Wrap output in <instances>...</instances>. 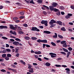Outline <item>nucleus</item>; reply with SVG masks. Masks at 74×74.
<instances>
[{
	"label": "nucleus",
	"mask_w": 74,
	"mask_h": 74,
	"mask_svg": "<svg viewBox=\"0 0 74 74\" xmlns=\"http://www.w3.org/2000/svg\"><path fill=\"white\" fill-rule=\"evenodd\" d=\"M38 54H39V55L40 54H41V51H38Z\"/></svg>",
	"instance_id": "nucleus-62"
},
{
	"label": "nucleus",
	"mask_w": 74,
	"mask_h": 74,
	"mask_svg": "<svg viewBox=\"0 0 74 74\" xmlns=\"http://www.w3.org/2000/svg\"><path fill=\"white\" fill-rule=\"evenodd\" d=\"M56 21L54 20L53 19L51 20V21L49 23L50 25H52L53 23H56Z\"/></svg>",
	"instance_id": "nucleus-5"
},
{
	"label": "nucleus",
	"mask_w": 74,
	"mask_h": 74,
	"mask_svg": "<svg viewBox=\"0 0 74 74\" xmlns=\"http://www.w3.org/2000/svg\"><path fill=\"white\" fill-rule=\"evenodd\" d=\"M62 46L63 47L65 48H66L67 47V45H64V44L62 45Z\"/></svg>",
	"instance_id": "nucleus-51"
},
{
	"label": "nucleus",
	"mask_w": 74,
	"mask_h": 74,
	"mask_svg": "<svg viewBox=\"0 0 74 74\" xmlns=\"http://www.w3.org/2000/svg\"><path fill=\"white\" fill-rule=\"evenodd\" d=\"M17 28L18 29V30H19V31H22V29L20 27H18V28Z\"/></svg>",
	"instance_id": "nucleus-32"
},
{
	"label": "nucleus",
	"mask_w": 74,
	"mask_h": 74,
	"mask_svg": "<svg viewBox=\"0 0 74 74\" xmlns=\"http://www.w3.org/2000/svg\"><path fill=\"white\" fill-rule=\"evenodd\" d=\"M41 24H45V26H48V21H47L42 20L41 22Z\"/></svg>",
	"instance_id": "nucleus-2"
},
{
	"label": "nucleus",
	"mask_w": 74,
	"mask_h": 74,
	"mask_svg": "<svg viewBox=\"0 0 74 74\" xmlns=\"http://www.w3.org/2000/svg\"><path fill=\"white\" fill-rule=\"evenodd\" d=\"M60 8L61 10H64V7L63 6H61L60 7Z\"/></svg>",
	"instance_id": "nucleus-26"
},
{
	"label": "nucleus",
	"mask_w": 74,
	"mask_h": 74,
	"mask_svg": "<svg viewBox=\"0 0 74 74\" xmlns=\"http://www.w3.org/2000/svg\"><path fill=\"white\" fill-rule=\"evenodd\" d=\"M43 13L44 15H47V12H46L45 11H44L43 12Z\"/></svg>",
	"instance_id": "nucleus-57"
},
{
	"label": "nucleus",
	"mask_w": 74,
	"mask_h": 74,
	"mask_svg": "<svg viewBox=\"0 0 74 74\" xmlns=\"http://www.w3.org/2000/svg\"><path fill=\"white\" fill-rule=\"evenodd\" d=\"M19 42H18L14 41L12 42L13 44L16 45V46H18L19 45Z\"/></svg>",
	"instance_id": "nucleus-7"
},
{
	"label": "nucleus",
	"mask_w": 74,
	"mask_h": 74,
	"mask_svg": "<svg viewBox=\"0 0 74 74\" xmlns=\"http://www.w3.org/2000/svg\"><path fill=\"white\" fill-rule=\"evenodd\" d=\"M2 38H3V39H4V40H8V38H6V37L3 36L2 37Z\"/></svg>",
	"instance_id": "nucleus-41"
},
{
	"label": "nucleus",
	"mask_w": 74,
	"mask_h": 74,
	"mask_svg": "<svg viewBox=\"0 0 74 74\" xmlns=\"http://www.w3.org/2000/svg\"><path fill=\"white\" fill-rule=\"evenodd\" d=\"M24 38L25 40H29L30 39V37L28 36H25Z\"/></svg>",
	"instance_id": "nucleus-15"
},
{
	"label": "nucleus",
	"mask_w": 74,
	"mask_h": 74,
	"mask_svg": "<svg viewBox=\"0 0 74 74\" xmlns=\"http://www.w3.org/2000/svg\"><path fill=\"white\" fill-rule=\"evenodd\" d=\"M4 59H0V62H4Z\"/></svg>",
	"instance_id": "nucleus-54"
},
{
	"label": "nucleus",
	"mask_w": 74,
	"mask_h": 74,
	"mask_svg": "<svg viewBox=\"0 0 74 74\" xmlns=\"http://www.w3.org/2000/svg\"><path fill=\"white\" fill-rule=\"evenodd\" d=\"M24 1L27 3H29V0H24Z\"/></svg>",
	"instance_id": "nucleus-61"
},
{
	"label": "nucleus",
	"mask_w": 74,
	"mask_h": 74,
	"mask_svg": "<svg viewBox=\"0 0 74 74\" xmlns=\"http://www.w3.org/2000/svg\"><path fill=\"white\" fill-rule=\"evenodd\" d=\"M46 44H43V48H45V47L46 46Z\"/></svg>",
	"instance_id": "nucleus-60"
},
{
	"label": "nucleus",
	"mask_w": 74,
	"mask_h": 74,
	"mask_svg": "<svg viewBox=\"0 0 74 74\" xmlns=\"http://www.w3.org/2000/svg\"><path fill=\"white\" fill-rule=\"evenodd\" d=\"M20 14L21 15H24V12H20Z\"/></svg>",
	"instance_id": "nucleus-39"
},
{
	"label": "nucleus",
	"mask_w": 74,
	"mask_h": 74,
	"mask_svg": "<svg viewBox=\"0 0 74 74\" xmlns=\"http://www.w3.org/2000/svg\"><path fill=\"white\" fill-rule=\"evenodd\" d=\"M68 50H69V51H72L73 49L71 47H69L68 48Z\"/></svg>",
	"instance_id": "nucleus-45"
},
{
	"label": "nucleus",
	"mask_w": 74,
	"mask_h": 74,
	"mask_svg": "<svg viewBox=\"0 0 74 74\" xmlns=\"http://www.w3.org/2000/svg\"><path fill=\"white\" fill-rule=\"evenodd\" d=\"M45 65V66H47V67H48L50 66H51V64L49 62H47L46 63Z\"/></svg>",
	"instance_id": "nucleus-10"
},
{
	"label": "nucleus",
	"mask_w": 74,
	"mask_h": 74,
	"mask_svg": "<svg viewBox=\"0 0 74 74\" xmlns=\"http://www.w3.org/2000/svg\"><path fill=\"white\" fill-rule=\"evenodd\" d=\"M31 39L33 40H37V38L36 37H32L31 38Z\"/></svg>",
	"instance_id": "nucleus-25"
},
{
	"label": "nucleus",
	"mask_w": 74,
	"mask_h": 74,
	"mask_svg": "<svg viewBox=\"0 0 74 74\" xmlns=\"http://www.w3.org/2000/svg\"><path fill=\"white\" fill-rule=\"evenodd\" d=\"M42 6H43L44 7H45V8H46V9H47V10H49V7L46 6L45 5H42Z\"/></svg>",
	"instance_id": "nucleus-18"
},
{
	"label": "nucleus",
	"mask_w": 74,
	"mask_h": 74,
	"mask_svg": "<svg viewBox=\"0 0 74 74\" xmlns=\"http://www.w3.org/2000/svg\"><path fill=\"white\" fill-rule=\"evenodd\" d=\"M1 72H3V73H4V72H6V70L4 69H1Z\"/></svg>",
	"instance_id": "nucleus-40"
},
{
	"label": "nucleus",
	"mask_w": 74,
	"mask_h": 74,
	"mask_svg": "<svg viewBox=\"0 0 74 74\" xmlns=\"http://www.w3.org/2000/svg\"><path fill=\"white\" fill-rule=\"evenodd\" d=\"M53 11L54 12H58L59 11V9H56V8H54Z\"/></svg>",
	"instance_id": "nucleus-20"
},
{
	"label": "nucleus",
	"mask_w": 74,
	"mask_h": 74,
	"mask_svg": "<svg viewBox=\"0 0 74 74\" xmlns=\"http://www.w3.org/2000/svg\"><path fill=\"white\" fill-rule=\"evenodd\" d=\"M29 3L31 4H35V3H34L33 0H32L31 1H30Z\"/></svg>",
	"instance_id": "nucleus-30"
},
{
	"label": "nucleus",
	"mask_w": 74,
	"mask_h": 74,
	"mask_svg": "<svg viewBox=\"0 0 74 74\" xmlns=\"http://www.w3.org/2000/svg\"><path fill=\"white\" fill-rule=\"evenodd\" d=\"M13 34H14V35H16V32L14 31L13 32Z\"/></svg>",
	"instance_id": "nucleus-50"
},
{
	"label": "nucleus",
	"mask_w": 74,
	"mask_h": 74,
	"mask_svg": "<svg viewBox=\"0 0 74 74\" xmlns=\"http://www.w3.org/2000/svg\"><path fill=\"white\" fill-rule=\"evenodd\" d=\"M11 56L12 55L8 53L7 54V57H8V58H11Z\"/></svg>",
	"instance_id": "nucleus-28"
},
{
	"label": "nucleus",
	"mask_w": 74,
	"mask_h": 74,
	"mask_svg": "<svg viewBox=\"0 0 74 74\" xmlns=\"http://www.w3.org/2000/svg\"><path fill=\"white\" fill-rule=\"evenodd\" d=\"M71 8L72 9H73V10H74V6H72V5L71 6Z\"/></svg>",
	"instance_id": "nucleus-58"
},
{
	"label": "nucleus",
	"mask_w": 74,
	"mask_h": 74,
	"mask_svg": "<svg viewBox=\"0 0 74 74\" xmlns=\"http://www.w3.org/2000/svg\"><path fill=\"white\" fill-rule=\"evenodd\" d=\"M37 1L38 3H39L40 4H41L43 2L42 1V0H38Z\"/></svg>",
	"instance_id": "nucleus-14"
},
{
	"label": "nucleus",
	"mask_w": 74,
	"mask_h": 74,
	"mask_svg": "<svg viewBox=\"0 0 74 74\" xmlns=\"http://www.w3.org/2000/svg\"><path fill=\"white\" fill-rule=\"evenodd\" d=\"M2 52H3V53H6V50H4Z\"/></svg>",
	"instance_id": "nucleus-64"
},
{
	"label": "nucleus",
	"mask_w": 74,
	"mask_h": 74,
	"mask_svg": "<svg viewBox=\"0 0 74 74\" xmlns=\"http://www.w3.org/2000/svg\"><path fill=\"white\" fill-rule=\"evenodd\" d=\"M10 41H11L12 42H14V41H15V40L12 39H10Z\"/></svg>",
	"instance_id": "nucleus-55"
},
{
	"label": "nucleus",
	"mask_w": 74,
	"mask_h": 74,
	"mask_svg": "<svg viewBox=\"0 0 74 74\" xmlns=\"http://www.w3.org/2000/svg\"><path fill=\"white\" fill-rule=\"evenodd\" d=\"M7 56V55L6 54H3L2 55V58H5Z\"/></svg>",
	"instance_id": "nucleus-22"
},
{
	"label": "nucleus",
	"mask_w": 74,
	"mask_h": 74,
	"mask_svg": "<svg viewBox=\"0 0 74 74\" xmlns=\"http://www.w3.org/2000/svg\"><path fill=\"white\" fill-rule=\"evenodd\" d=\"M24 18H25V16H22L19 17V18H20V19H23Z\"/></svg>",
	"instance_id": "nucleus-52"
},
{
	"label": "nucleus",
	"mask_w": 74,
	"mask_h": 74,
	"mask_svg": "<svg viewBox=\"0 0 74 74\" xmlns=\"http://www.w3.org/2000/svg\"><path fill=\"white\" fill-rule=\"evenodd\" d=\"M31 30H32V31H37V32H40V30L36 27H32V29H31Z\"/></svg>",
	"instance_id": "nucleus-3"
},
{
	"label": "nucleus",
	"mask_w": 74,
	"mask_h": 74,
	"mask_svg": "<svg viewBox=\"0 0 74 74\" xmlns=\"http://www.w3.org/2000/svg\"><path fill=\"white\" fill-rule=\"evenodd\" d=\"M51 44L53 46H54V47H56V44L53 42H51Z\"/></svg>",
	"instance_id": "nucleus-16"
},
{
	"label": "nucleus",
	"mask_w": 74,
	"mask_h": 74,
	"mask_svg": "<svg viewBox=\"0 0 74 74\" xmlns=\"http://www.w3.org/2000/svg\"><path fill=\"white\" fill-rule=\"evenodd\" d=\"M19 53H17L16 55V56L17 57H19Z\"/></svg>",
	"instance_id": "nucleus-63"
},
{
	"label": "nucleus",
	"mask_w": 74,
	"mask_h": 74,
	"mask_svg": "<svg viewBox=\"0 0 74 74\" xmlns=\"http://www.w3.org/2000/svg\"><path fill=\"white\" fill-rule=\"evenodd\" d=\"M15 27H14L13 25H10V27L9 28L10 29H12V30H16V29H17V27H18V26L16 25H15Z\"/></svg>",
	"instance_id": "nucleus-1"
},
{
	"label": "nucleus",
	"mask_w": 74,
	"mask_h": 74,
	"mask_svg": "<svg viewBox=\"0 0 74 74\" xmlns=\"http://www.w3.org/2000/svg\"><path fill=\"white\" fill-rule=\"evenodd\" d=\"M55 66H56V67H61V65H60L56 64L55 65Z\"/></svg>",
	"instance_id": "nucleus-46"
},
{
	"label": "nucleus",
	"mask_w": 74,
	"mask_h": 74,
	"mask_svg": "<svg viewBox=\"0 0 74 74\" xmlns=\"http://www.w3.org/2000/svg\"><path fill=\"white\" fill-rule=\"evenodd\" d=\"M42 42H43V43H47V40L46 39L42 40Z\"/></svg>",
	"instance_id": "nucleus-13"
},
{
	"label": "nucleus",
	"mask_w": 74,
	"mask_h": 74,
	"mask_svg": "<svg viewBox=\"0 0 74 74\" xmlns=\"http://www.w3.org/2000/svg\"><path fill=\"white\" fill-rule=\"evenodd\" d=\"M15 40L16 41H21V39L18 38H16L15 39Z\"/></svg>",
	"instance_id": "nucleus-36"
},
{
	"label": "nucleus",
	"mask_w": 74,
	"mask_h": 74,
	"mask_svg": "<svg viewBox=\"0 0 74 74\" xmlns=\"http://www.w3.org/2000/svg\"><path fill=\"white\" fill-rule=\"evenodd\" d=\"M38 42H42V40L41 39H38L37 40Z\"/></svg>",
	"instance_id": "nucleus-35"
},
{
	"label": "nucleus",
	"mask_w": 74,
	"mask_h": 74,
	"mask_svg": "<svg viewBox=\"0 0 74 74\" xmlns=\"http://www.w3.org/2000/svg\"><path fill=\"white\" fill-rule=\"evenodd\" d=\"M68 15L69 16H70H70H71L72 15H73V14H72L68 13Z\"/></svg>",
	"instance_id": "nucleus-49"
},
{
	"label": "nucleus",
	"mask_w": 74,
	"mask_h": 74,
	"mask_svg": "<svg viewBox=\"0 0 74 74\" xmlns=\"http://www.w3.org/2000/svg\"><path fill=\"white\" fill-rule=\"evenodd\" d=\"M56 26V24H52L50 26V27L51 28H52L53 27H54V26Z\"/></svg>",
	"instance_id": "nucleus-27"
},
{
	"label": "nucleus",
	"mask_w": 74,
	"mask_h": 74,
	"mask_svg": "<svg viewBox=\"0 0 74 74\" xmlns=\"http://www.w3.org/2000/svg\"><path fill=\"white\" fill-rule=\"evenodd\" d=\"M46 47L47 48H49V47H50L51 46L48 45H46Z\"/></svg>",
	"instance_id": "nucleus-59"
},
{
	"label": "nucleus",
	"mask_w": 74,
	"mask_h": 74,
	"mask_svg": "<svg viewBox=\"0 0 74 74\" xmlns=\"http://www.w3.org/2000/svg\"><path fill=\"white\" fill-rule=\"evenodd\" d=\"M59 25L62 26V22L61 21H58L56 22Z\"/></svg>",
	"instance_id": "nucleus-9"
},
{
	"label": "nucleus",
	"mask_w": 74,
	"mask_h": 74,
	"mask_svg": "<svg viewBox=\"0 0 74 74\" xmlns=\"http://www.w3.org/2000/svg\"><path fill=\"white\" fill-rule=\"evenodd\" d=\"M15 49L16 50L15 52H16V53H19V51H18V50H19V49L16 48H15Z\"/></svg>",
	"instance_id": "nucleus-23"
},
{
	"label": "nucleus",
	"mask_w": 74,
	"mask_h": 74,
	"mask_svg": "<svg viewBox=\"0 0 74 74\" xmlns=\"http://www.w3.org/2000/svg\"><path fill=\"white\" fill-rule=\"evenodd\" d=\"M65 18H66V19H69V18H70V17L68 15H67L66 16H65Z\"/></svg>",
	"instance_id": "nucleus-33"
},
{
	"label": "nucleus",
	"mask_w": 74,
	"mask_h": 74,
	"mask_svg": "<svg viewBox=\"0 0 74 74\" xmlns=\"http://www.w3.org/2000/svg\"><path fill=\"white\" fill-rule=\"evenodd\" d=\"M58 37H59V38H63V37L60 35H58Z\"/></svg>",
	"instance_id": "nucleus-31"
},
{
	"label": "nucleus",
	"mask_w": 74,
	"mask_h": 74,
	"mask_svg": "<svg viewBox=\"0 0 74 74\" xmlns=\"http://www.w3.org/2000/svg\"><path fill=\"white\" fill-rule=\"evenodd\" d=\"M62 49L63 50L64 52H69V51H68V50L65 48H62Z\"/></svg>",
	"instance_id": "nucleus-17"
},
{
	"label": "nucleus",
	"mask_w": 74,
	"mask_h": 74,
	"mask_svg": "<svg viewBox=\"0 0 74 74\" xmlns=\"http://www.w3.org/2000/svg\"><path fill=\"white\" fill-rule=\"evenodd\" d=\"M55 35L54 36H53V38H57L58 37V35L56 33H55Z\"/></svg>",
	"instance_id": "nucleus-21"
},
{
	"label": "nucleus",
	"mask_w": 74,
	"mask_h": 74,
	"mask_svg": "<svg viewBox=\"0 0 74 74\" xmlns=\"http://www.w3.org/2000/svg\"><path fill=\"white\" fill-rule=\"evenodd\" d=\"M5 59L6 60H9L10 58L9 57H6Z\"/></svg>",
	"instance_id": "nucleus-37"
},
{
	"label": "nucleus",
	"mask_w": 74,
	"mask_h": 74,
	"mask_svg": "<svg viewBox=\"0 0 74 74\" xmlns=\"http://www.w3.org/2000/svg\"><path fill=\"white\" fill-rule=\"evenodd\" d=\"M66 42V41L65 40H64L63 41H62L60 43L61 44H64L65 42Z\"/></svg>",
	"instance_id": "nucleus-29"
},
{
	"label": "nucleus",
	"mask_w": 74,
	"mask_h": 74,
	"mask_svg": "<svg viewBox=\"0 0 74 74\" xmlns=\"http://www.w3.org/2000/svg\"><path fill=\"white\" fill-rule=\"evenodd\" d=\"M10 47V46L8 44H6V48H8Z\"/></svg>",
	"instance_id": "nucleus-56"
},
{
	"label": "nucleus",
	"mask_w": 74,
	"mask_h": 74,
	"mask_svg": "<svg viewBox=\"0 0 74 74\" xmlns=\"http://www.w3.org/2000/svg\"><path fill=\"white\" fill-rule=\"evenodd\" d=\"M61 30H62V31H66V29H65V28L64 27H63L61 29Z\"/></svg>",
	"instance_id": "nucleus-24"
},
{
	"label": "nucleus",
	"mask_w": 74,
	"mask_h": 74,
	"mask_svg": "<svg viewBox=\"0 0 74 74\" xmlns=\"http://www.w3.org/2000/svg\"><path fill=\"white\" fill-rule=\"evenodd\" d=\"M49 54L51 55V58H55V57H56V54L55 53H49Z\"/></svg>",
	"instance_id": "nucleus-4"
},
{
	"label": "nucleus",
	"mask_w": 74,
	"mask_h": 74,
	"mask_svg": "<svg viewBox=\"0 0 74 74\" xmlns=\"http://www.w3.org/2000/svg\"><path fill=\"white\" fill-rule=\"evenodd\" d=\"M60 53H61V54H63V55H66V53L61 51L60 52Z\"/></svg>",
	"instance_id": "nucleus-43"
},
{
	"label": "nucleus",
	"mask_w": 74,
	"mask_h": 74,
	"mask_svg": "<svg viewBox=\"0 0 74 74\" xmlns=\"http://www.w3.org/2000/svg\"><path fill=\"white\" fill-rule=\"evenodd\" d=\"M6 51H7V52H11V50H10V49H6Z\"/></svg>",
	"instance_id": "nucleus-34"
},
{
	"label": "nucleus",
	"mask_w": 74,
	"mask_h": 74,
	"mask_svg": "<svg viewBox=\"0 0 74 74\" xmlns=\"http://www.w3.org/2000/svg\"><path fill=\"white\" fill-rule=\"evenodd\" d=\"M56 14L57 15H60V12L59 11L57 12Z\"/></svg>",
	"instance_id": "nucleus-38"
},
{
	"label": "nucleus",
	"mask_w": 74,
	"mask_h": 74,
	"mask_svg": "<svg viewBox=\"0 0 74 74\" xmlns=\"http://www.w3.org/2000/svg\"><path fill=\"white\" fill-rule=\"evenodd\" d=\"M65 70H66V71H70V69L69 68H66L65 69Z\"/></svg>",
	"instance_id": "nucleus-48"
},
{
	"label": "nucleus",
	"mask_w": 74,
	"mask_h": 74,
	"mask_svg": "<svg viewBox=\"0 0 74 74\" xmlns=\"http://www.w3.org/2000/svg\"><path fill=\"white\" fill-rule=\"evenodd\" d=\"M23 26L24 27H27V24H23Z\"/></svg>",
	"instance_id": "nucleus-47"
},
{
	"label": "nucleus",
	"mask_w": 74,
	"mask_h": 74,
	"mask_svg": "<svg viewBox=\"0 0 74 74\" xmlns=\"http://www.w3.org/2000/svg\"><path fill=\"white\" fill-rule=\"evenodd\" d=\"M20 62H21V63H22V64H24V65H25V64H26V63H25V62H24L23 61V60H20Z\"/></svg>",
	"instance_id": "nucleus-19"
},
{
	"label": "nucleus",
	"mask_w": 74,
	"mask_h": 74,
	"mask_svg": "<svg viewBox=\"0 0 74 74\" xmlns=\"http://www.w3.org/2000/svg\"><path fill=\"white\" fill-rule=\"evenodd\" d=\"M18 33L19 34H23V33H24L22 31H19Z\"/></svg>",
	"instance_id": "nucleus-42"
},
{
	"label": "nucleus",
	"mask_w": 74,
	"mask_h": 74,
	"mask_svg": "<svg viewBox=\"0 0 74 74\" xmlns=\"http://www.w3.org/2000/svg\"><path fill=\"white\" fill-rule=\"evenodd\" d=\"M49 8L50 11H52L54 10V7L52 6H49Z\"/></svg>",
	"instance_id": "nucleus-8"
},
{
	"label": "nucleus",
	"mask_w": 74,
	"mask_h": 74,
	"mask_svg": "<svg viewBox=\"0 0 74 74\" xmlns=\"http://www.w3.org/2000/svg\"><path fill=\"white\" fill-rule=\"evenodd\" d=\"M29 72L30 73H34V71H33V68H31V69H29Z\"/></svg>",
	"instance_id": "nucleus-12"
},
{
	"label": "nucleus",
	"mask_w": 74,
	"mask_h": 74,
	"mask_svg": "<svg viewBox=\"0 0 74 74\" xmlns=\"http://www.w3.org/2000/svg\"><path fill=\"white\" fill-rule=\"evenodd\" d=\"M43 33H46V34H51V32L47 31H44Z\"/></svg>",
	"instance_id": "nucleus-11"
},
{
	"label": "nucleus",
	"mask_w": 74,
	"mask_h": 74,
	"mask_svg": "<svg viewBox=\"0 0 74 74\" xmlns=\"http://www.w3.org/2000/svg\"><path fill=\"white\" fill-rule=\"evenodd\" d=\"M13 19L14 20V21H16L17 20V19H18V18L16 17H15L13 18Z\"/></svg>",
	"instance_id": "nucleus-44"
},
{
	"label": "nucleus",
	"mask_w": 74,
	"mask_h": 74,
	"mask_svg": "<svg viewBox=\"0 0 74 74\" xmlns=\"http://www.w3.org/2000/svg\"><path fill=\"white\" fill-rule=\"evenodd\" d=\"M44 59H45V60H49V58L45 57H44Z\"/></svg>",
	"instance_id": "nucleus-53"
},
{
	"label": "nucleus",
	"mask_w": 74,
	"mask_h": 74,
	"mask_svg": "<svg viewBox=\"0 0 74 74\" xmlns=\"http://www.w3.org/2000/svg\"><path fill=\"white\" fill-rule=\"evenodd\" d=\"M58 5V4L56 2H53V3L51 4V5L54 7H56Z\"/></svg>",
	"instance_id": "nucleus-6"
}]
</instances>
